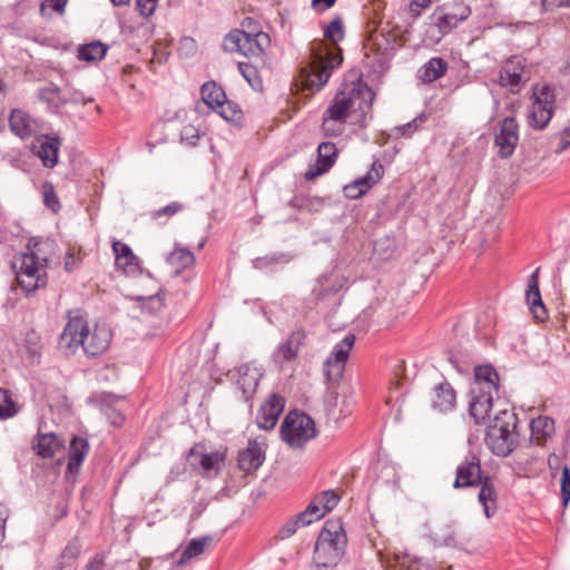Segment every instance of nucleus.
Returning a JSON list of instances; mask_svg holds the SVG:
<instances>
[{"label": "nucleus", "mask_w": 570, "mask_h": 570, "mask_svg": "<svg viewBox=\"0 0 570 570\" xmlns=\"http://www.w3.org/2000/svg\"><path fill=\"white\" fill-rule=\"evenodd\" d=\"M324 37L332 46L315 40L311 43V62L301 71L304 87L311 91L321 90L328 81L334 69L343 62L337 42L344 37V28L340 17L333 19L324 29Z\"/></svg>", "instance_id": "obj_1"}, {"label": "nucleus", "mask_w": 570, "mask_h": 570, "mask_svg": "<svg viewBox=\"0 0 570 570\" xmlns=\"http://www.w3.org/2000/svg\"><path fill=\"white\" fill-rule=\"evenodd\" d=\"M346 96L352 101L348 104L350 122L364 127L366 119L372 117V105L375 97L373 90L366 83L358 81L346 87Z\"/></svg>", "instance_id": "obj_8"}, {"label": "nucleus", "mask_w": 570, "mask_h": 570, "mask_svg": "<svg viewBox=\"0 0 570 570\" xmlns=\"http://www.w3.org/2000/svg\"><path fill=\"white\" fill-rule=\"evenodd\" d=\"M265 443L249 440L248 445L238 455V466L245 472L256 471L265 460Z\"/></svg>", "instance_id": "obj_22"}, {"label": "nucleus", "mask_w": 570, "mask_h": 570, "mask_svg": "<svg viewBox=\"0 0 570 570\" xmlns=\"http://www.w3.org/2000/svg\"><path fill=\"white\" fill-rule=\"evenodd\" d=\"M78 551L73 547H66L65 550L61 553V558H70L73 559L77 556Z\"/></svg>", "instance_id": "obj_63"}, {"label": "nucleus", "mask_w": 570, "mask_h": 570, "mask_svg": "<svg viewBox=\"0 0 570 570\" xmlns=\"http://www.w3.org/2000/svg\"><path fill=\"white\" fill-rule=\"evenodd\" d=\"M474 383L471 389H480L482 392L499 393V374L490 365L475 367Z\"/></svg>", "instance_id": "obj_29"}, {"label": "nucleus", "mask_w": 570, "mask_h": 570, "mask_svg": "<svg viewBox=\"0 0 570 570\" xmlns=\"http://www.w3.org/2000/svg\"><path fill=\"white\" fill-rule=\"evenodd\" d=\"M561 497L563 505H567L570 501V468L563 465L560 478Z\"/></svg>", "instance_id": "obj_50"}, {"label": "nucleus", "mask_w": 570, "mask_h": 570, "mask_svg": "<svg viewBox=\"0 0 570 570\" xmlns=\"http://www.w3.org/2000/svg\"><path fill=\"white\" fill-rule=\"evenodd\" d=\"M63 446V441L55 433H38L35 450L41 458H52Z\"/></svg>", "instance_id": "obj_34"}, {"label": "nucleus", "mask_w": 570, "mask_h": 570, "mask_svg": "<svg viewBox=\"0 0 570 570\" xmlns=\"http://www.w3.org/2000/svg\"><path fill=\"white\" fill-rule=\"evenodd\" d=\"M89 450L88 441L80 436H75L70 442V449L68 454V465L67 469L69 472H77L82 464L87 453Z\"/></svg>", "instance_id": "obj_32"}, {"label": "nucleus", "mask_w": 570, "mask_h": 570, "mask_svg": "<svg viewBox=\"0 0 570 570\" xmlns=\"http://www.w3.org/2000/svg\"><path fill=\"white\" fill-rule=\"evenodd\" d=\"M337 157V148L335 144L324 141L317 148V163L309 167L305 173L307 180H313L316 177L328 171L335 164Z\"/></svg>", "instance_id": "obj_17"}, {"label": "nucleus", "mask_w": 570, "mask_h": 570, "mask_svg": "<svg viewBox=\"0 0 570 570\" xmlns=\"http://www.w3.org/2000/svg\"><path fill=\"white\" fill-rule=\"evenodd\" d=\"M9 126L12 134L21 139L32 137L40 129L38 120L21 109H13L11 111Z\"/></svg>", "instance_id": "obj_19"}, {"label": "nucleus", "mask_w": 570, "mask_h": 570, "mask_svg": "<svg viewBox=\"0 0 570 570\" xmlns=\"http://www.w3.org/2000/svg\"><path fill=\"white\" fill-rule=\"evenodd\" d=\"M471 14V9L462 3L455 4L451 11L438 18L436 26L441 33L446 35L466 20Z\"/></svg>", "instance_id": "obj_28"}, {"label": "nucleus", "mask_w": 570, "mask_h": 570, "mask_svg": "<svg viewBox=\"0 0 570 570\" xmlns=\"http://www.w3.org/2000/svg\"><path fill=\"white\" fill-rule=\"evenodd\" d=\"M336 0H312V7L315 10L325 11L335 4Z\"/></svg>", "instance_id": "obj_58"}, {"label": "nucleus", "mask_w": 570, "mask_h": 570, "mask_svg": "<svg viewBox=\"0 0 570 570\" xmlns=\"http://www.w3.org/2000/svg\"><path fill=\"white\" fill-rule=\"evenodd\" d=\"M124 397L115 396L111 394H104L100 401L101 412L109 420V422L119 426L125 422V414L122 412Z\"/></svg>", "instance_id": "obj_30"}, {"label": "nucleus", "mask_w": 570, "mask_h": 570, "mask_svg": "<svg viewBox=\"0 0 570 570\" xmlns=\"http://www.w3.org/2000/svg\"><path fill=\"white\" fill-rule=\"evenodd\" d=\"M188 459L191 465L199 464L205 472L217 468L220 456L216 452L203 453L197 448H191L188 452Z\"/></svg>", "instance_id": "obj_40"}, {"label": "nucleus", "mask_w": 570, "mask_h": 570, "mask_svg": "<svg viewBox=\"0 0 570 570\" xmlns=\"http://www.w3.org/2000/svg\"><path fill=\"white\" fill-rule=\"evenodd\" d=\"M346 543L343 524L336 520L326 521L315 543V564L318 568L335 566L344 554Z\"/></svg>", "instance_id": "obj_4"}, {"label": "nucleus", "mask_w": 570, "mask_h": 570, "mask_svg": "<svg viewBox=\"0 0 570 570\" xmlns=\"http://www.w3.org/2000/svg\"><path fill=\"white\" fill-rule=\"evenodd\" d=\"M269 42V36L265 32L249 33L236 29L224 38L223 47L228 52H239L246 57H261Z\"/></svg>", "instance_id": "obj_6"}, {"label": "nucleus", "mask_w": 570, "mask_h": 570, "mask_svg": "<svg viewBox=\"0 0 570 570\" xmlns=\"http://www.w3.org/2000/svg\"><path fill=\"white\" fill-rule=\"evenodd\" d=\"M285 399L279 394H271L268 399L261 405L256 423L261 430H273L278 421L279 415L284 411Z\"/></svg>", "instance_id": "obj_14"}, {"label": "nucleus", "mask_w": 570, "mask_h": 570, "mask_svg": "<svg viewBox=\"0 0 570 570\" xmlns=\"http://www.w3.org/2000/svg\"><path fill=\"white\" fill-rule=\"evenodd\" d=\"M60 145L58 137L41 136L35 141L32 150L45 167L53 168L58 163Z\"/></svg>", "instance_id": "obj_21"}, {"label": "nucleus", "mask_w": 570, "mask_h": 570, "mask_svg": "<svg viewBox=\"0 0 570 570\" xmlns=\"http://www.w3.org/2000/svg\"><path fill=\"white\" fill-rule=\"evenodd\" d=\"M67 0H45L40 4V13L42 17L47 16V9L55 12L62 13L65 11Z\"/></svg>", "instance_id": "obj_54"}, {"label": "nucleus", "mask_w": 570, "mask_h": 570, "mask_svg": "<svg viewBox=\"0 0 570 570\" xmlns=\"http://www.w3.org/2000/svg\"><path fill=\"white\" fill-rule=\"evenodd\" d=\"M212 542L210 537H202V538H195L189 541L186 549L181 553L179 560L177 561L178 566H183L186 562H188L190 559L196 558L200 556L206 547Z\"/></svg>", "instance_id": "obj_41"}, {"label": "nucleus", "mask_w": 570, "mask_h": 570, "mask_svg": "<svg viewBox=\"0 0 570 570\" xmlns=\"http://www.w3.org/2000/svg\"><path fill=\"white\" fill-rule=\"evenodd\" d=\"M471 400L469 404V414L480 424L485 421L493 405V399L497 394L490 392H482L479 387L471 389Z\"/></svg>", "instance_id": "obj_20"}, {"label": "nucleus", "mask_w": 570, "mask_h": 570, "mask_svg": "<svg viewBox=\"0 0 570 570\" xmlns=\"http://www.w3.org/2000/svg\"><path fill=\"white\" fill-rule=\"evenodd\" d=\"M345 281L343 277L325 275L320 277L317 285L313 288V295L317 301H324L330 296L336 294L344 287Z\"/></svg>", "instance_id": "obj_31"}, {"label": "nucleus", "mask_w": 570, "mask_h": 570, "mask_svg": "<svg viewBox=\"0 0 570 570\" xmlns=\"http://www.w3.org/2000/svg\"><path fill=\"white\" fill-rule=\"evenodd\" d=\"M313 509H305L303 512H299L298 514L294 515L289 520H287L278 530L277 537L281 540L288 539L292 537L298 528L309 525L315 520L312 519L311 512Z\"/></svg>", "instance_id": "obj_36"}, {"label": "nucleus", "mask_w": 570, "mask_h": 570, "mask_svg": "<svg viewBox=\"0 0 570 570\" xmlns=\"http://www.w3.org/2000/svg\"><path fill=\"white\" fill-rule=\"evenodd\" d=\"M111 332L106 325L96 324L89 328L87 321L81 316L70 317L59 336V350L73 354L80 346L89 356L102 354L110 344Z\"/></svg>", "instance_id": "obj_2"}, {"label": "nucleus", "mask_w": 570, "mask_h": 570, "mask_svg": "<svg viewBox=\"0 0 570 570\" xmlns=\"http://www.w3.org/2000/svg\"><path fill=\"white\" fill-rule=\"evenodd\" d=\"M48 259L31 252L20 257L16 272L17 282L26 293H32L47 285L46 265Z\"/></svg>", "instance_id": "obj_5"}, {"label": "nucleus", "mask_w": 570, "mask_h": 570, "mask_svg": "<svg viewBox=\"0 0 570 570\" xmlns=\"http://www.w3.org/2000/svg\"><path fill=\"white\" fill-rule=\"evenodd\" d=\"M112 250L116 257L117 267L121 268L125 274L135 275L139 272L138 258L127 244L120 240H115L112 243Z\"/></svg>", "instance_id": "obj_25"}, {"label": "nucleus", "mask_w": 570, "mask_h": 570, "mask_svg": "<svg viewBox=\"0 0 570 570\" xmlns=\"http://www.w3.org/2000/svg\"><path fill=\"white\" fill-rule=\"evenodd\" d=\"M230 379L235 381L238 390L242 391L245 401H248L256 392L262 371L253 364H243L229 371Z\"/></svg>", "instance_id": "obj_13"}, {"label": "nucleus", "mask_w": 570, "mask_h": 570, "mask_svg": "<svg viewBox=\"0 0 570 570\" xmlns=\"http://www.w3.org/2000/svg\"><path fill=\"white\" fill-rule=\"evenodd\" d=\"M351 102V98L346 96L345 88L344 90L336 94L324 115L331 117V119L345 124L347 120H350L348 104Z\"/></svg>", "instance_id": "obj_33"}, {"label": "nucleus", "mask_w": 570, "mask_h": 570, "mask_svg": "<svg viewBox=\"0 0 570 570\" xmlns=\"http://www.w3.org/2000/svg\"><path fill=\"white\" fill-rule=\"evenodd\" d=\"M456 404L454 389L448 382L436 385L431 393V406L440 413L452 411Z\"/></svg>", "instance_id": "obj_24"}, {"label": "nucleus", "mask_w": 570, "mask_h": 570, "mask_svg": "<svg viewBox=\"0 0 570 570\" xmlns=\"http://www.w3.org/2000/svg\"><path fill=\"white\" fill-rule=\"evenodd\" d=\"M305 338L306 334L303 328L293 331L287 340L279 344L274 352L273 358L275 363L283 364L285 362L294 361L297 357L301 347L304 345Z\"/></svg>", "instance_id": "obj_18"}, {"label": "nucleus", "mask_w": 570, "mask_h": 570, "mask_svg": "<svg viewBox=\"0 0 570 570\" xmlns=\"http://www.w3.org/2000/svg\"><path fill=\"white\" fill-rule=\"evenodd\" d=\"M37 335L35 332L27 334V343L29 344L28 348L32 354H36L38 352V345H37Z\"/></svg>", "instance_id": "obj_61"}, {"label": "nucleus", "mask_w": 570, "mask_h": 570, "mask_svg": "<svg viewBox=\"0 0 570 570\" xmlns=\"http://www.w3.org/2000/svg\"><path fill=\"white\" fill-rule=\"evenodd\" d=\"M9 518L8 508L0 502V543L4 540L6 537V523Z\"/></svg>", "instance_id": "obj_57"}, {"label": "nucleus", "mask_w": 570, "mask_h": 570, "mask_svg": "<svg viewBox=\"0 0 570 570\" xmlns=\"http://www.w3.org/2000/svg\"><path fill=\"white\" fill-rule=\"evenodd\" d=\"M435 541L444 546L455 544V531L452 525H446L441 531L435 532Z\"/></svg>", "instance_id": "obj_52"}, {"label": "nucleus", "mask_w": 570, "mask_h": 570, "mask_svg": "<svg viewBox=\"0 0 570 570\" xmlns=\"http://www.w3.org/2000/svg\"><path fill=\"white\" fill-rule=\"evenodd\" d=\"M433 0H412L410 3V11L412 16L419 17L422 10L429 8Z\"/></svg>", "instance_id": "obj_56"}, {"label": "nucleus", "mask_w": 570, "mask_h": 570, "mask_svg": "<svg viewBox=\"0 0 570 570\" xmlns=\"http://www.w3.org/2000/svg\"><path fill=\"white\" fill-rule=\"evenodd\" d=\"M340 500L341 497L334 490H326L317 494L306 509H313L311 517L317 521L327 512L332 511L338 504Z\"/></svg>", "instance_id": "obj_26"}, {"label": "nucleus", "mask_w": 570, "mask_h": 570, "mask_svg": "<svg viewBox=\"0 0 570 570\" xmlns=\"http://www.w3.org/2000/svg\"><path fill=\"white\" fill-rule=\"evenodd\" d=\"M539 272L537 268L530 276L528 282V288L525 292L527 303L531 309V313L538 321H544L548 316L546 306L542 302L541 293L539 289Z\"/></svg>", "instance_id": "obj_23"}, {"label": "nucleus", "mask_w": 570, "mask_h": 570, "mask_svg": "<svg viewBox=\"0 0 570 570\" xmlns=\"http://www.w3.org/2000/svg\"><path fill=\"white\" fill-rule=\"evenodd\" d=\"M19 412L17 403L11 399L8 390L0 389V420L14 416Z\"/></svg>", "instance_id": "obj_43"}, {"label": "nucleus", "mask_w": 570, "mask_h": 570, "mask_svg": "<svg viewBox=\"0 0 570 570\" xmlns=\"http://www.w3.org/2000/svg\"><path fill=\"white\" fill-rule=\"evenodd\" d=\"M283 440L292 448H301L316 435L315 423L303 412L292 411L281 426Z\"/></svg>", "instance_id": "obj_7"}, {"label": "nucleus", "mask_w": 570, "mask_h": 570, "mask_svg": "<svg viewBox=\"0 0 570 570\" xmlns=\"http://www.w3.org/2000/svg\"><path fill=\"white\" fill-rule=\"evenodd\" d=\"M158 0H136V6L142 17H150L157 7Z\"/></svg>", "instance_id": "obj_55"}, {"label": "nucleus", "mask_w": 570, "mask_h": 570, "mask_svg": "<svg viewBox=\"0 0 570 570\" xmlns=\"http://www.w3.org/2000/svg\"><path fill=\"white\" fill-rule=\"evenodd\" d=\"M487 476L489 475L484 474L479 455L470 452L456 466L453 488H478Z\"/></svg>", "instance_id": "obj_11"}, {"label": "nucleus", "mask_w": 570, "mask_h": 570, "mask_svg": "<svg viewBox=\"0 0 570 570\" xmlns=\"http://www.w3.org/2000/svg\"><path fill=\"white\" fill-rule=\"evenodd\" d=\"M43 202L53 213H57L60 209L59 199L51 184L46 183L43 185Z\"/></svg>", "instance_id": "obj_48"}, {"label": "nucleus", "mask_w": 570, "mask_h": 570, "mask_svg": "<svg viewBox=\"0 0 570 570\" xmlns=\"http://www.w3.org/2000/svg\"><path fill=\"white\" fill-rule=\"evenodd\" d=\"M426 120L425 114H421L417 117H415L413 120L409 121L405 125L397 126L393 129V136L394 137H406L410 138Z\"/></svg>", "instance_id": "obj_44"}, {"label": "nucleus", "mask_w": 570, "mask_h": 570, "mask_svg": "<svg viewBox=\"0 0 570 570\" xmlns=\"http://www.w3.org/2000/svg\"><path fill=\"white\" fill-rule=\"evenodd\" d=\"M532 98V110L528 116V122L531 127L541 130L548 126L554 112V89L549 85L535 87Z\"/></svg>", "instance_id": "obj_9"}, {"label": "nucleus", "mask_w": 570, "mask_h": 570, "mask_svg": "<svg viewBox=\"0 0 570 570\" xmlns=\"http://www.w3.org/2000/svg\"><path fill=\"white\" fill-rule=\"evenodd\" d=\"M181 209H183V205L180 203L173 202V203L168 204L167 206L153 212L151 217H153V219H159L163 216L170 217V216L176 215Z\"/></svg>", "instance_id": "obj_53"}, {"label": "nucleus", "mask_w": 570, "mask_h": 570, "mask_svg": "<svg viewBox=\"0 0 570 570\" xmlns=\"http://www.w3.org/2000/svg\"><path fill=\"white\" fill-rule=\"evenodd\" d=\"M383 174V165L379 161H374L365 176L344 186L343 191L345 197L348 199H357L362 197L372 186L380 181Z\"/></svg>", "instance_id": "obj_15"}, {"label": "nucleus", "mask_w": 570, "mask_h": 570, "mask_svg": "<svg viewBox=\"0 0 570 570\" xmlns=\"http://www.w3.org/2000/svg\"><path fill=\"white\" fill-rule=\"evenodd\" d=\"M518 415L513 410H500L490 422L485 444L494 455L508 456L519 443Z\"/></svg>", "instance_id": "obj_3"}, {"label": "nucleus", "mask_w": 570, "mask_h": 570, "mask_svg": "<svg viewBox=\"0 0 570 570\" xmlns=\"http://www.w3.org/2000/svg\"><path fill=\"white\" fill-rule=\"evenodd\" d=\"M38 97L39 99L56 108H59L68 102L67 98H62L60 96V88L55 85L39 89Z\"/></svg>", "instance_id": "obj_42"}, {"label": "nucleus", "mask_w": 570, "mask_h": 570, "mask_svg": "<svg viewBox=\"0 0 570 570\" xmlns=\"http://www.w3.org/2000/svg\"><path fill=\"white\" fill-rule=\"evenodd\" d=\"M167 263L175 269V274H179L194 265L195 256L188 248L176 245L167 257Z\"/></svg>", "instance_id": "obj_37"}, {"label": "nucleus", "mask_w": 570, "mask_h": 570, "mask_svg": "<svg viewBox=\"0 0 570 570\" xmlns=\"http://www.w3.org/2000/svg\"><path fill=\"white\" fill-rule=\"evenodd\" d=\"M480 491L478 500L483 507V512L487 518H491L498 510V491L493 479L489 475L480 483Z\"/></svg>", "instance_id": "obj_27"}, {"label": "nucleus", "mask_w": 570, "mask_h": 570, "mask_svg": "<svg viewBox=\"0 0 570 570\" xmlns=\"http://www.w3.org/2000/svg\"><path fill=\"white\" fill-rule=\"evenodd\" d=\"M77 258L75 257V255L72 253H67L66 257H65V269L67 272H72L75 269V267L77 266Z\"/></svg>", "instance_id": "obj_60"}, {"label": "nucleus", "mask_w": 570, "mask_h": 570, "mask_svg": "<svg viewBox=\"0 0 570 570\" xmlns=\"http://www.w3.org/2000/svg\"><path fill=\"white\" fill-rule=\"evenodd\" d=\"M238 69L247 82L252 86V88L256 89L258 86H261V81L257 77V70L255 67L245 62H239Z\"/></svg>", "instance_id": "obj_49"}, {"label": "nucleus", "mask_w": 570, "mask_h": 570, "mask_svg": "<svg viewBox=\"0 0 570 570\" xmlns=\"http://www.w3.org/2000/svg\"><path fill=\"white\" fill-rule=\"evenodd\" d=\"M344 125L342 121L331 119V117L324 115L322 129L326 136L336 137L343 134Z\"/></svg>", "instance_id": "obj_47"}, {"label": "nucleus", "mask_w": 570, "mask_h": 570, "mask_svg": "<svg viewBox=\"0 0 570 570\" xmlns=\"http://www.w3.org/2000/svg\"><path fill=\"white\" fill-rule=\"evenodd\" d=\"M542 3L544 7H559V6H562L564 2V0H542Z\"/></svg>", "instance_id": "obj_64"}, {"label": "nucleus", "mask_w": 570, "mask_h": 570, "mask_svg": "<svg viewBox=\"0 0 570 570\" xmlns=\"http://www.w3.org/2000/svg\"><path fill=\"white\" fill-rule=\"evenodd\" d=\"M108 47L100 41L80 45L77 49V58L87 62H98L106 56Z\"/></svg>", "instance_id": "obj_38"}, {"label": "nucleus", "mask_w": 570, "mask_h": 570, "mask_svg": "<svg viewBox=\"0 0 570 570\" xmlns=\"http://www.w3.org/2000/svg\"><path fill=\"white\" fill-rule=\"evenodd\" d=\"M180 140L189 146H196L199 140L198 129L193 125H186L180 131Z\"/></svg>", "instance_id": "obj_51"}, {"label": "nucleus", "mask_w": 570, "mask_h": 570, "mask_svg": "<svg viewBox=\"0 0 570 570\" xmlns=\"http://www.w3.org/2000/svg\"><path fill=\"white\" fill-rule=\"evenodd\" d=\"M569 147H570V128H566L561 135L559 151H563Z\"/></svg>", "instance_id": "obj_59"}, {"label": "nucleus", "mask_w": 570, "mask_h": 570, "mask_svg": "<svg viewBox=\"0 0 570 570\" xmlns=\"http://www.w3.org/2000/svg\"><path fill=\"white\" fill-rule=\"evenodd\" d=\"M529 79L530 70L527 60L520 56L507 59L499 71V85L508 88L512 94L519 92Z\"/></svg>", "instance_id": "obj_10"}, {"label": "nucleus", "mask_w": 570, "mask_h": 570, "mask_svg": "<svg viewBox=\"0 0 570 570\" xmlns=\"http://www.w3.org/2000/svg\"><path fill=\"white\" fill-rule=\"evenodd\" d=\"M202 100L210 109L215 110L225 101L226 94L215 81L205 82L200 88Z\"/></svg>", "instance_id": "obj_39"}, {"label": "nucleus", "mask_w": 570, "mask_h": 570, "mask_svg": "<svg viewBox=\"0 0 570 570\" xmlns=\"http://www.w3.org/2000/svg\"><path fill=\"white\" fill-rule=\"evenodd\" d=\"M446 70V61L440 57H433L420 68L419 78L425 83H431L443 77Z\"/></svg>", "instance_id": "obj_35"}, {"label": "nucleus", "mask_w": 570, "mask_h": 570, "mask_svg": "<svg viewBox=\"0 0 570 570\" xmlns=\"http://www.w3.org/2000/svg\"><path fill=\"white\" fill-rule=\"evenodd\" d=\"M68 101L70 102H73V104H87V100H85V97H83V94L81 91H73L71 94V97L69 99H67Z\"/></svg>", "instance_id": "obj_62"}, {"label": "nucleus", "mask_w": 570, "mask_h": 570, "mask_svg": "<svg viewBox=\"0 0 570 570\" xmlns=\"http://www.w3.org/2000/svg\"><path fill=\"white\" fill-rule=\"evenodd\" d=\"M215 111L228 121H237L242 116V110L238 106L227 100V98L222 102V106H217V108H215Z\"/></svg>", "instance_id": "obj_45"}, {"label": "nucleus", "mask_w": 570, "mask_h": 570, "mask_svg": "<svg viewBox=\"0 0 570 570\" xmlns=\"http://www.w3.org/2000/svg\"><path fill=\"white\" fill-rule=\"evenodd\" d=\"M354 342L355 336L353 334H347L334 346L331 356L324 363L325 372L328 377H331L332 372H334L336 377L342 376L345 363L354 345Z\"/></svg>", "instance_id": "obj_16"}, {"label": "nucleus", "mask_w": 570, "mask_h": 570, "mask_svg": "<svg viewBox=\"0 0 570 570\" xmlns=\"http://www.w3.org/2000/svg\"><path fill=\"white\" fill-rule=\"evenodd\" d=\"M494 144L501 158H509L513 155L519 144V124L513 117H505L499 122L494 134Z\"/></svg>", "instance_id": "obj_12"}, {"label": "nucleus", "mask_w": 570, "mask_h": 570, "mask_svg": "<svg viewBox=\"0 0 570 570\" xmlns=\"http://www.w3.org/2000/svg\"><path fill=\"white\" fill-rule=\"evenodd\" d=\"M531 430L534 434H542L543 436L550 435L554 430V422L547 416H539L531 421Z\"/></svg>", "instance_id": "obj_46"}]
</instances>
